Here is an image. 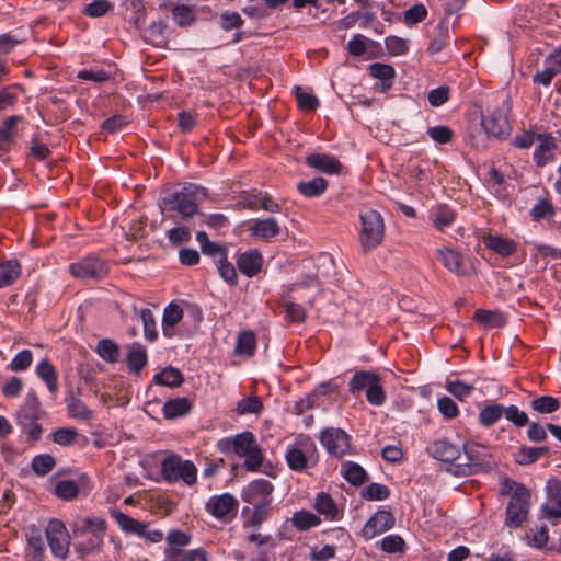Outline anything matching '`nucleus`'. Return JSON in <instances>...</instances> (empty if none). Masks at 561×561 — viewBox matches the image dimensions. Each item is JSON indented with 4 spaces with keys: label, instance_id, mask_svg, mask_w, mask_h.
Segmentation results:
<instances>
[{
    "label": "nucleus",
    "instance_id": "57",
    "mask_svg": "<svg viewBox=\"0 0 561 561\" xmlns=\"http://www.w3.org/2000/svg\"><path fill=\"white\" fill-rule=\"evenodd\" d=\"M366 398L368 402L375 405H381L386 400V393L380 385V378L378 377L377 380L367 389L366 391Z\"/></svg>",
    "mask_w": 561,
    "mask_h": 561
},
{
    "label": "nucleus",
    "instance_id": "40",
    "mask_svg": "<svg viewBox=\"0 0 561 561\" xmlns=\"http://www.w3.org/2000/svg\"><path fill=\"white\" fill-rule=\"evenodd\" d=\"M103 545V536L92 535L85 542L75 545L76 552L80 558H85L88 554L100 551Z\"/></svg>",
    "mask_w": 561,
    "mask_h": 561
},
{
    "label": "nucleus",
    "instance_id": "34",
    "mask_svg": "<svg viewBox=\"0 0 561 561\" xmlns=\"http://www.w3.org/2000/svg\"><path fill=\"white\" fill-rule=\"evenodd\" d=\"M548 453V447H522L515 455V461L518 465H530L534 463L541 455Z\"/></svg>",
    "mask_w": 561,
    "mask_h": 561
},
{
    "label": "nucleus",
    "instance_id": "50",
    "mask_svg": "<svg viewBox=\"0 0 561 561\" xmlns=\"http://www.w3.org/2000/svg\"><path fill=\"white\" fill-rule=\"evenodd\" d=\"M446 390L459 400H465L473 390V386L460 380L448 381Z\"/></svg>",
    "mask_w": 561,
    "mask_h": 561
},
{
    "label": "nucleus",
    "instance_id": "60",
    "mask_svg": "<svg viewBox=\"0 0 561 561\" xmlns=\"http://www.w3.org/2000/svg\"><path fill=\"white\" fill-rule=\"evenodd\" d=\"M427 14V11L423 4H415L411 7L404 13V22L407 25H414L422 22Z\"/></svg>",
    "mask_w": 561,
    "mask_h": 561
},
{
    "label": "nucleus",
    "instance_id": "28",
    "mask_svg": "<svg viewBox=\"0 0 561 561\" xmlns=\"http://www.w3.org/2000/svg\"><path fill=\"white\" fill-rule=\"evenodd\" d=\"M154 381L158 385L175 388L183 383L184 378L179 369L167 367L154 376Z\"/></svg>",
    "mask_w": 561,
    "mask_h": 561
},
{
    "label": "nucleus",
    "instance_id": "53",
    "mask_svg": "<svg viewBox=\"0 0 561 561\" xmlns=\"http://www.w3.org/2000/svg\"><path fill=\"white\" fill-rule=\"evenodd\" d=\"M55 466V459L50 455L36 456L32 461L33 470L38 474L48 473Z\"/></svg>",
    "mask_w": 561,
    "mask_h": 561
},
{
    "label": "nucleus",
    "instance_id": "35",
    "mask_svg": "<svg viewBox=\"0 0 561 561\" xmlns=\"http://www.w3.org/2000/svg\"><path fill=\"white\" fill-rule=\"evenodd\" d=\"M547 502L541 507L542 517L549 520L561 518V500L552 493H547Z\"/></svg>",
    "mask_w": 561,
    "mask_h": 561
},
{
    "label": "nucleus",
    "instance_id": "47",
    "mask_svg": "<svg viewBox=\"0 0 561 561\" xmlns=\"http://www.w3.org/2000/svg\"><path fill=\"white\" fill-rule=\"evenodd\" d=\"M504 414V408L499 404H490L484 407L479 414L480 422L489 426L495 423Z\"/></svg>",
    "mask_w": 561,
    "mask_h": 561
},
{
    "label": "nucleus",
    "instance_id": "12",
    "mask_svg": "<svg viewBox=\"0 0 561 561\" xmlns=\"http://www.w3.org/2000/svg\"><path fill=\"white\" fill-rule=\"evenodd\" d=\"M484 130L494 137L506 135L510 131V124L506 117V111L495 110L482 119Z\"/></svg>",
    "mask_w": 561,
    "mask_h": 561
},
{
    "label": "nucleus",
    "instance_id": "54",
    "mask_svg": "<svg viewBox=\"0 0 561 561\" xmlns=\"http://www.w3.org/2000/svg\"><path fill=\"white\" fill-rule=\"evenodd\" d=\"M33 360L32 352L28 350H24L16 354V356L12 359L9 365V368L12 371H22L30 367Z\"/></svg>",
    "mask_w": 561,
    "mask_h": 561
},
{
    "label": "nucleus",
    "instance_id": "18",
    "mask_svg": "<svg viewBox=\"0 0 561 561\" xmlns=\"http://www.w3.org/2000/svg\"><path fill=\"white\" fill-rule=\"evenodd\" d=\"M537 139L538 146L535 150L534 158L539 167H543L553 159L556 144L552 137L545 135H539Z\"/></svg>",
    "mask_w": 561,
    "mask_h": 561
},
{
    "label": "nucleus",
    "instance_id": "63",
    "mask_svg": "<svg viewBox=\"0 0 561 561\" xmlns=\"http://www.w3.org/2000/svg\"><path fill=\"white\" fill-rule=\"evenodd\" d=\"M404 540L397 535L387 536L381 541V548L388 553L400 552L403 550Z\"/></svg>",
    "mask_w": 561,
    "mask_h": 561
},
{
    "label": "nucleus",
    "instance_id": "10",
    "mask_svg": "<svg viewBox=\"0 0 561 561\" xmlns=\"http://www.w3.org/2000/svg\"><path fill=\"white\" fill-rule=\"evenodd\" d=\"M249 231L252 238L271 242L280 234L282 228L275 218L268 217L255 219L249 227Z\"/></svg>",
    "mask_w": 561,
    "mask_h": 561
},
{
    "label": "nucleus",
    "instance_id": "42",
    "mask_svg": "<svg viewBox=\"0 0 561 561\" xmlns=\"http://www.w3.org/2000/svg\"><path fill=\"white\" fill-rule=\"evenodd\" d=\"M293 525L299 530H307L320 523V518L307 511H300L294 514L291 518Z\"/></svg>",
    "mask_w": 561,
    "mask_h": 561
},
{
    "label": "nucleus",
    "instance_id": "41",
    "mask_svg": "<svg viewBox=\"0 0 561 561\" xmlns=\"http://www.w3.org/2000/svg\"><path fill=\"white\" fill-rule=\"evenodd\" d=\"M96 352L104 360L110 363L117 362L119 355L117 344L108 339H104L99 342Z\"/></svg>",
    "mask_w": 561,
    "mask_h": 561
},
{
    "label": "nucleus",
    "instance_id": "7",
    "mask_svg": "<svg viewBox=\"0 0 561 561\" xmlns=\"http://www.w3.org/2000/svg\"><path fill=\"white\" fill-rule=\"evenodd\" d=\"M46 538L51 553L60 559H66L70 547V536L61 520L51 519L46 527Z\"/></svg>",
    "mask_w": 561,
    "mask_h": 561
},
{
    "label": "nucleus",
    "instance_id": "15",
    "mask_svg": "<svg viewBox=\"0 0 561 561\" xmlns=\"http://www.w3.org/2000/svg\"><path fill=\"white\" fill-rule=\"evenodd\" d=\"M437 254L443 265L451 273L462 276L466 274L463 257L461 253L450 248H442L437 250Z\"/></svg>",
    "mask_w": 561,
    "mask_h": 561
},
{
    "label": "nucleus",
    "instance_id": "27",
    "mask_svg": "<svg viewBox=\"0 0 561 561\" xmlns=\"http://www.w3.org/2000/svg\"><path fill=\"white\" fill-rule=\"evenodd\" d=\"M473 319L485 328H501L505 323V319L501 312L483 309L477 310Z\"/></svg>",
    "mask_w": 561,
    "mask_h": 561
},
{
    "label": "nucleus",
    "instance_id": "6",
    "mask_svg": "<svg viewBox=\"0 0 561 561\" xmlns=\"http://www.w3.org/2000/svg\"><path fill=\"white\" fill-rule=\"evenodd\" d=\"M234 453L245 458V467L248 470L254 471L262 465V454L252 433L244 432L233 439Z\"/></svg>",
    "mask_w": 561,
    "mask_h": 561
},
{
    "label": "nucleus",
    "instance_id": "5",
    "mask_svg": "<svg viewBox=\"0 0 561 561\" xmlns=\"http://www.w3.org/2000/svg\"><path fill=\"white\" fill-rule=\"evenodd\" d=\"M161 472L169 482L182 479L186 484L191 485L196 481L195 466L188 460H182L176 455H172L163 460Z\"/></svg>",
    "mask_w": 561,
    "mask_h": 561
},
{
    "label": "nucleus",
    "instance_id": "13",
    "mask_svg": "<svg viewBox=\"0 0 561 561\" xmlns=\"http://www.w3.org/2000/svg\"><path fill=\"white\" fill-rule=\"evenodd\" d=\"M427 453L436 459L445 462L460 461V449L445 439L432 443L427 447Z\"/></svg>",
    "mask_w": 561,
    "mask_h": 561
},
{
    "label": "nucleus",
    "instance_id": "16",
    "mask_svg": "<svg viewBox=\"0 0 561 561\" xmlns=\"http://www.w3.org/2000/svg\"><path fill=\"white\" fill-rule=\"evenodd\" d=\"M262 263L263 257L259 251L244 252L237 260V265L240 272L249 277H252L260 272Z\"/></svg>",
    "mask_w": 561,
    "mask_h": 561
},
{
    "label": "nucleus",
    "instance_id": "51",
    "mask_svg": "<svg viewBox=\"0 0 561 561\" xmlns=\"http://www.w3.org/2000/svg\"><path fill=\"white\" fill-rule=\"evenodd\" d=\"M526 538L529 545H533L537 548H542L549 540L548 528L546 526H540L535 530L530 529L526 535Z\"/></svg>",
    "mask_w": 561,
    "mask_h": 561
},
{
    "label": "nucleus",
    "instance_id": "24",
    "mask_svg": "<svg viewBox=\"0 0 561 561\" xmlns=\"http://www.w3.org/2000/svg\"><path fill=\"white\" fill-rule=\"evenodd\" d=\"M183 318V310L174 305L171 304L164 309L163 313V334L168 337L173 336V330L172 328L181 321Z\"/></svg>",
    "mask_w": 561,
    "mask_h": 561
},
{
    "label": "nucleus",
    "instance_id": "2",
    "mask_svg": "<svg viewBox=\"0 0 561 561\" xmlns=\"http://www.w3.org/2000/svg\"><path fill=\"white\" fill-rule=\"evenodd\" d=\"M205 195V188L191 184L183 187L180 192L164 196L159 202V207L162 213L176 210L181 214L182 218L187 219L197 214L198 202L204 198Z\"/></svg>",
    "mask_w": 561,
    "mask_h": 561
},
{
    "label": "nucleus",
    "instance_id": "43",
    "mask_svg": "<svg viewBox=\"0 0 561 561\" xmlns=\"http://www.w3.org/2000/svg\"><path fill=\"white\" fill-rule=\"evenodd\" d=\"M448 34H449L448 26L445 23H439L435 28V36L432 39V42L427 48V51L431 55L439 53L446 44Z\"/></svg>",
    "mask_w": 561,
    "mask_h": 561
},
{
    "label": "nucleus",
    "instance_id": "61",
    "mask_svg": "<svg viewBox=\"0 0 561 561\" xmlns=\"http://www.w3.org/2000/svg\"><path fill=\"white\" fill-rule=\"evenodd\" d=\"M79 488L73 481H61L56 485V495L64 500H71L78 495Z\"/></svg>",
    "mask_w": 561,
    "mask_h": 561
},
{
    "label": "nucleus",
    "instance_id": "32",
    "mask_svg": "<svg viewBox=\"0 0 561 561\" xmlns=\"http://www.w3.org/2000/svg\"><path fill=\"white\" fill-rule=\"evenodd\" d=\"M36 373L38 377L46 382L50 392L54 393L57 391V375L55 368L48 360H42L36 368Z\"/></svg>",
    "mask_w": 561,
    "mask_h": 561
},
{
    "label": "nucleus",
    "instance_id": "11",
    "mask_svg": "<svg viewBox=\"0 0 561 561\" xmlns=\"http://www.w3.org/2000/svg\"><path fill=\"white\" fill-rule=\"evenodd\" d=\"M394 525V517L388 511H378L373 515L362 529V535L366 539H371L389 529Z\"/></svg>",
    "mask_w": 561,
    "mask_h": 561
},
{
    "label": "nucleus",
    "instance_id": "59",
    "mask_svg": "<svg viewBox=\"0 0 561 561\" xmlns=\"http://www.w3.org/2000/svg\"><path fill=\"white\" fill-rule=\"evenodd\" d=\"M262 409V403L259 400L257 397H249L245 399H242L237 404V412L239 414H245V413H257Z\"/></svg>",
    "mask_w": 561,
    "mask_h": 561
},
{
    "label": "nucleus",
    "instance_id": "48",
    "mask_svg": "<svg viewBox=\"0 0 561 561\" xmlns=\"http://www.w3.org/2000/svg\"><path fill=\"white\" fill-rule=\"evenodd\" d=\"M216 265L220 276L229 284L236 285L238 280V275L236 268L232 263L227 261V255L218 259L216 261Z\"/></svg>",
    "mask_w": 561,
    "mask_h": 561
},
{
    "label": "nucleus",
    "instance_id": "9",
    "mask_svg": "<svg viewBox=\"0 0 561 561\" xmlns=\"http://www.w3.org/2000/svg\"><path fill=\"white\" fill-rule=\"evenodd\" d=\"M321 443L330 454L343 456L350 449V437L340 428L325 430L321 434Z\"/></svg>",
    "mask_w": 561,
    "mask_h": 561
},
{
    "label": "nucleus",
    "instance_id": "49",
    "mask_svg": "<svg viewBox=\"0 0 561 561\" xmlns=\"http://www.w3.org/2000/svg\"><path fill=\"white\" fill-rule=\"evenodd\" d=\"M139 314L142 321L145 336L150 341H154L158 333L156 331L153 313L150 309H142Z\"/></svg>",
    "mask_w": 561,
    "mask_h": 561
},
{
    "label": "nucleus",
    "instance_id": "23",
    "mask_svg": "<svg viewBox=\"0 0 561 561\" xmlns=\"http://www.w3.org/2000/svg\"><path fill=\"white\" fill-rule=\"evenodd\" d=\"M192 403L186 398H176L169 400L163 405V413L167 419H174L186 414L191 410Z\"/></svg>",
    "mask_w": 561,
    "mask_h": 561
},
{
    "label": "nucleus",
    "instance_id": "31",
    "mask_svg": "<svg viewBox=\"0 0 561 561\" xmlns=\"http://www.w3.org/2000/svg\"><path fill=\"white\" fill-rule=\"evenodd\" d=\"M378 377V375L371 371H358L350 381V391L356 393L363 389L367 390Z\"/></svg>",
    "mask_w": 561,
    "mask_h": 561
},
{
    "label": "nucleus",
    "instance_id": "52",
    "mask_svg": "<svg viewBox=\"0 0 561 561\" xmlns=\"http://www.w3.org/2000/svg\"><path fill=\"white\" fill-rule=\"evenodd\" d=\"M68 410L71 416L88 420L91 417V411L79 399L70 397L68 401Z\"/></svg>",
    "mask_w": 561,
    "mask_h": 561
},
{
    "label": "nucleus",
    "instance_id": "14",
    "mask_svg": "<svg viewBox=\"0 0 561 561\" xmlns=\"http://www.w3.org/2000/svg\"><path fill=\"white\" fill-rule=\"evenodd\" d=\"M306 163L310 168L327 174H336L342 168L337 159L325 153H311L306 158Z\"/></svg>",
    "mask_w": 561,
    "mask_h": 561
},
{
    "label": "nucleus",
    "instance_id": "20",
    "mask_svg": "<svg viewBox=\"0 0 561 561\" xmlns=\"http://www.w3.org/2000/svg\"><path fill=\"white\" fill-rule=\"evenodd\" d=\"M113 517L123 530L138 536L145 535V529H147L146 524L140 523L139 520L118 511L113 512Z\"/></svg>",
    "mask_w": 561,
    "mask_h": 561
},
{
    "label": "nucleus",
    "instance_id": "62",
    "mask_svg": "<svg viewBox=\"0 0 561 561\" xmlns=\"http://www.w3.org/2000/svg\"><path fill=\"white\" fill-rule=\"evenodd\" d=\"M112 8V3L107 0H96L85 8V13L92 18L105 15Z\"/></svg>",
    "mask_w": 561,
    "mask_h": 561
},
{
    "label": "nucleus",
    "instance_id": "17",
    "mask_svg": "<svg viewBox=\"0 0 561 561\" xmlns=\"http://www.w3.org/2000/svg\"><path fill=\"white\" fill-rule=\"evenodd\" d=\"M237 501L229 494L211 497L207 503V510L218 518L229 515L236 510Z\"/></svg>",
    "mask_w": 561,
    "mask_h": 561
},
{
    "label": "nucleus",
    "instance_id": "36",
    "mask_svg": "<svg viewBox=\"0 0 561 561\" xmlns=\"http://www.w3.org/2000/svg\"><path fill=\"white\" fill-rule=\"evenodd\" d=\"M374 19H375V15L371 12H365V13L353 12V13L346 15L345 18H343L340 21L339 26L342 30H348V28H352L356 24V22H359V21L363 26H368L373 22Z\"/></svg>",
    "mask_w": 561,
    "mask_h": 561
},
{
    "label": "nucleus",
    "instance_id": "37",
    "mask_svg": "<svg viewBox=\"0 0 561 561\" xmlns=\"http://www.w3.org/2000/svg\"><path fill=\"white\" fill-rule=\"evenodd\" d=\"M344 478L354 485H360L366 480L365 470L357 463L345 462L343 465Z\"/></svg>",
    "mask_w": 561,
    "mask_h": 561
},
{
    "label": "nucleus",
    "instance_id": "19",
    "mask_svg": "<svg viewBox=\"0 0 561 561\" xmlns=\"http://www.w3.org/2000/svg\"><path fill=\"white\" fill-rule=\"evenodd\" d=\"M273 491L272 484L267 480H256L253 481L248 490L249 501L253 503H263L264 501H270L268 496Z\"/></svg>",
    "mask_w": 561,
    "mask_h": 561
},
{
    "label": "nucleus",
    "instance_id": "21",
    "mask_svg": "<svg viewBox=\"0 0 561 561\" xmlns=\"http://www.w3.org/2000/svg\"><path fill=\"white\" fill-rule=\"evenodd\" d=\"M22 122V116L13 115L8 117L2 124V150L13 145L18 138V124Z\"/></svg>",
    "mask_w": 561,
    "mask_h": 561
},
{
    "label": "nucleus",
    "instance_id": "58",
    "mask_svg": "<svg viewBox=\"0 0 561 561\" xmlns=\"http://www.w3.org/2000/svg\"><path fill=\"white\" fill-rule=\"evenodd\" d=\"M386 47L390 55L400 56L408 51V42L397 36L386 38Z\"/></svg>",
    "mask_w": 561,
    "mask_h": 561
},
{
    "label": "nucleus",
    "instance_id": "64",
    "mask_svg": "<svg viewBox=\"0 0 561 561\" xmlns=\"http://www.w3.org/2000/svg\"><path fill=\"white\" fill-rule=\"evenodd\" d=\"M505 417L516 426H524L528 423V416L525 412L519 411L516 405L504 409Z\"/></svg>",
    "mask_w": 561,
    "mask_h": 561
},
{
    "label": "nucleus",
    "instance_id": "29",
    "mask_svg": "<svg viewBox=\"0 0 561 561\" xmlns=\"http://www.w3.org/2000/svg\"><path fill=\"white\" fill-rule=\"evenodd\" d=\"M286 460L290 469L300 471L307 468L309 462H314L313 457L308 456L306 451L295 447L287 451Z\"/></svg>",
    "mask_w": 561,
    "mask_h": 561
},
{
    "label": "nucleus",
    "instance_id": "4",
    "mask_svg": "<svg viewBox=\"0 0 561 561\" xmlns=\"http://www.w3.org/2000/svg\"><path fill=\"white\" fill-rule=\"evenodd\" d=\"M465 458L456 463L457 473L470 474L476 469L490 467L491 454L484 445L467 443L463 445Z\"/></svg>",
    "mask_w": 561,
    "mask_h": 561
},
{
    "label": "nucleus",
    "instance_id": "55",
    "mask_svg": "<svg viewBox=\"0 0 561 561\" xmlns=\"http://www.w3.org/2000/svg\"><path fill=\"white\" fill-rule=\"evenodd\" d=\"M53 440L60 446H69L75 443L78 432L75 428H59L51 435Z\"/></svg>",
    "mask_w": 561,
    "mask_h": 561
},
{
    "label": "nucleus",
    "instance_id": "46",
    "mask_svg": "<svg viewBox=\"0 0 561 561\" xmlns=\"http://www.w3.org/2000/svg\"><path fill=\"white\" fill-rule=\"evenodd\" d=\"M559 407V400L550 396H542L531 401V408L539 413H552Z\"/></svg>",
    "mask_w": 561,
    "mask_h": 561
},
{
    "label": "nucleus",
    "instance_id": "38",
    "mask_svg": "<svg viewBox=\"0 0 561 561\" xmlns=\"http://www.w3.org/2000/svg\"><path fill=\"white\" fill-rule=\"evenodd\" d=\"M316 510L318 513L323 514L328 518H335L337 515V507L331 496L327 493H320L316 501Z\"/></svg>",
    "mask_w": 561,
    "mask_h": 561
},
{
    "label": "nucleus",
    "instance_id": "8",
    "mask_svg": "<svg viewBox=\"0 0 561 561\" xmlns=\"http://www.w3.org/2000/svg\"><path fill=\"white\" fill-rule=\"evenodd\" d=\"M69 272L76 278H102L108 273V267L105 262L88 256L78 263L71 264Z\"/></svg>",
    "mask_w": 561,
    "mask_h": 561
},
{
    "label": "nucleus",
    "instance_id": "1",
    "mask_svg": "<svg viewBox=\"0 0 561 561\" xmlns=\"http://www.w3.org/2000/svg\"><path fill=\"white\" fill-rule=\"evenodd\" d=\"M501 494L510 496L505 513V525L517 528L527 520L530 510V492L522 483L505 478L501 483Z\"/></svg>",
    "mask_w": 561,
    "mask_h": 561
},
{
    "label": "nucleus",
    "instance_id": "3",
    "mask_svg": "<svg viewBox=\"0 0 561 561\" xmlns=\"http://www.w3.org/2000/svg\"><path fill=\"white\" fill-rule=\"evenodd\" d=\"M360 221L359 244L364 252H368L381 244L385 237V222L381 215L374 209L363 213Z\"/></svg>",
    "mask_w": 561,
    "mask_h": 561
},
{
    "label": "nucleus",
    "instance_id": "26",
    "mask_svg": "<svg viewBox=\"0 0 561 561\" xmlns=\"http://www.w3.org/2000/svg\"><path fill=\"white\" fill-rule=\"evenodd\" d=\"M484 244L502 256H507L515 251V243L512 240L500 236H488L484 238Z\"/></svg>",
    "mask_w": 561,
    "mask_h": 561
},
{
    "label": "nucleus",
    "instance_id": "30",
    "mask_svg": "<svg viewBox=\"0 0 561 561\" xmlns=\"http://www.w3.org/2000/svg\"><path fill=\"white\" fill-rule=\"evenodd\" d=\"M328 187V182L323 178H314L309 182H300L297 190L306 197L320 196Z\"/></svg>",
    "mask_w": 561,
    "mask_h": 561
},
{
    "label": "nucleus",
    "instance_id": "25",
    "mask_svg": "<svg viewBox=\"0 0 561 561\" xmlns=\"http://www.w3.org/2000/svg\"><path fill=\"white\" fill-rule=\"evenodd\" d=\"M27 554L32 561H43L45 557V545L41 534L32 530L27 535Z\"/></svg>",
    "mask_w": 561,
    "mask_h": 561
},
{
    "label": "nucleus",
    "instance_id": "22",
    "mask_svg": "<svg viewBox=\"0 0 561 561\" xmlns=\"http://www.w3.org/2000/svg\"><path fill=\"white\" fill-rule=\"evenodd\" d=\"M146 348L140 344H133L127 354L128 367L134 373H139L147 365Z\"/></svg>",
    "mask_w": 561,
    "mask_h": 561
},
{
    "label": "nucleus",
    "instance_id": "45",
    "mask_svg": "<svg viewBox=\"0 0 561 561\" xmlns=\"http://www.w3.org/2000/svg\"><path fill=\"white\" fill-rule=\"evenodd\" d=\"M455 220V213L447 205H439L434 215V226L438 230H443L445 227L451 225Z\"/></svg>",
    "mask_w": 561,
    "mask_h": 561
},
{
    "label": "nucleus",
    "instance_id": "56",
    "mask_svg": "<svg viewBox=\"0 0 561 561\" xmlns=\"http://www.w3.org/2000/svg\"><path fill=\"white\" fill-rule=\"evenodd\" d=\"M296 98L299 107L304 111H314L319 105L318 99L313 94L304 92L300 87L296 88Z\"/></svg>",
    "mask_w": 561,
    "mask_h": 561
},
{
    "label": "nucleus",
    "instance_id": "44",
    "mask_svg": "<svg viewBox=\"0 0 561 561\" xmlns=\"http://www.w3.org/2000/svg\"><path fill=\"white\" fill-rule=\"evenodd\" d=\"M21 275V264L12 259L2 263V286H8L18 279Z\"/></svg>",
    "mask_w": 561,
    "mask_h": 561
},
{
    "label": "nucleus",
    "instance_id": "39",
    "mask_svg": "<svg viewBox=\"0 0 561 561\" xmlns=\"http://www.w3.org/2000/svg\"><path fill=\"white\" fill-rule=\"evenodd\" d=\"M255 350V335L251 331H244L239 334L236 353L238 355L251 356Z\"/></svg>",
    "mask_w": 561,
    "mask_h": 561
},
{
    "label": "nucleus",
    "instance_id": "33",
    "mask_svg": "<svg viewBox=\"0 0 561 561\" xmlns=\"http://www.w3.org/2000/svg\"><path fill=\"white\" fill-rule=\"evenodd\" d=\"M196 239L201 244L203 253L213 256L216 261L227 255L226 249L211 242L206 232H198Z\"/></svg>",
    "mask_w": 561,
    "mask_h": 561
}]
</instances>
